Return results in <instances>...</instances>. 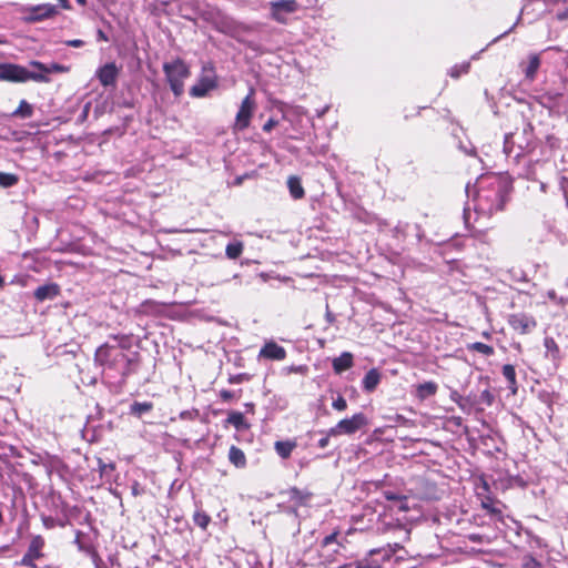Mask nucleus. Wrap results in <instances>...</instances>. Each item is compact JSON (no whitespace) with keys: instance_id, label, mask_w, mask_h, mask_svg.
<instances>
[{"instance_id":"f257e3e1","label":"nucleus","mask_w":568,"mask_h":568,"mask_svg":"<svg viewBox=\"0 0 568 568\" xmlns=\"http://www.w3.org/2000/svg\"><path fill=\"white\" fill-rule=\"evenodd\" d=\"M95 364L109 369L119 371L123 378L136 373L140 364L139 353L132 356L125 354L116 346L103 344L99 346L94 353Z\"/></svg>"},{"instance_id":"f03ea898","label":"nucleus","mask_w":568,"mask_h":568,"mask_svg":"<svg viewBox=\"0 0 568 568\" xmlns=\"http://www.w3.org/2000/svg\"><path fill=\"white\" fill-rule=\"evenodd\" d=\"M163 72L171 91L180 98L184 93V81L191 75L190 65L178 57L163 63Z\"/></svg>"},{"instance_id":"7ed1b4c3","label":"nucleus","mask_w":568,"mask_h":568,"mask_svg":"<svg viewBox=\"0 0 568 568\" xmlns=\"http://www.w3.org/2000/svg\"><path fill=\"white\" fill-rule=\"evenodd\" d=\"M509 190L510 187L505 181L496 179L490 183L488 191H479L478 200L480 202L486 201L488 203L487 211L493 214L504 210Z\"/></svg>"},{"instance_id":"20e7f679","label":"nucleus","mask_w":568,"mask_h":568,"mask_svg":"<svg viewBox=\"0 0 568 568\" xmlns=\"http://www.w3.org/2000/svg\"><path fill=\"white\" fill-rule=\"evenodd\" d=\"M0 81L24 83L28 81L48 83L49 79L41 73H33L17 63H0Z\"/></svg>"},{"instance_id":"39448f33","label":"nucleus","mask_w":568,"mask_h":568,"mask_svg":"<svg viewBox=\"0 0 568 568\" xmlns=\"http://www.w3.org/2000/svg\"><path fill=\"white\" fill-rule=\"evenodd\" d=\"M475 491L477 498L480 500V506L483 509L493 516H497L499 518L503 517L501 509L496 507V504H499L500 501L493 496L490 485L488 484L485 476H479L477 478Z\"/></svg>"},{"instance_id":"423d86ee","label":"nucleus","mask_w":568,"mask_h":568,"mask_svg":"<svg viewBox=\"0 0 568 568\" xmlns=\"http://www.w3.org/2000/svg\"><path fill=\"white\" fill-rule=\"evenodd\" d=\"M256 110L255 91L253 88L250 89L247 95L242 100L239 111L235 115V122L233 125L234 131L246 130Z\"/></svg>"},{"instance_id":"0eeeda50","label":"nucleus","mask_w":568,"mask_h":568,"mask_svg":"<svg viewBox=\"0 0 568 568\" xmlns=\"http://www.w3.org/2000/svg\"><path fill=\"white\" fill-rule=\"evenodd\" d=\"M368 425V419L364 413H356L352 417L341 419L335 426L329 428V434L335 436L353 435Z\"/></svg>"},{"instance_id":"6e6552de","label":"nucleus","mask_w":568,"mask_h":568,"mask_svg":"<svg viewBox=\"0 0 568 568\" xmlns=\"http://www.w3.org/2000/svg\"><path fill=\"white\" fill-rule=\"evenodd\" d=\"M217 85L219 82L214 69L204 67L197 82L191 87L189 93L192 98H204L210 91L216 89Z\"/></svg>"},{"instance_id":"1a4fd4ad","label":"nucleus","mask_w":568,"mask_h":568,"mask_svg":"<svg viewBox=\"0 0 568 568\" xmlns=\"http://www.w3.org/2000/svg\"><path fill=\"white\" fill-rule=\"evenodd\" d=\"M509 327L519 335L531 334L537 327L536 318L528 313L517 312L507 316Z\"/></svg>"},{"instance_id":"9d476101","label":"nucleus","mask_w":568,"mask_h":568,"mask_svg":"<svg viewBox=\"0 0 568 568\" xmlns=\"http://www.w3.org/2000/svg\"><path fill=\"white\" fill-rule=\"evenodd\" d=\"M45 540L41 535H36L31 538L26 554L22 556L19 565L28 568H38L36 560L44 557L43 548Z\"/></svg>"},{"instance_id":"9b49d317","label":"nucleus","mask_w":568,"mask_h":568,"mask_svg":"<svg viewBox=\"0 0 568 568\" xmlns=\"http://www.w3.org/2000/svg\"><path fill=\"white\" fill-rule=\"evenodd\" d=\"M29 14L24 18L27 22H39L53 18L58 14L57 7L50 3L37 4L26 9Z\"/></svg>"},{"instance_id":"f8f14e48","label":"nucleus","mask_w":568,"mask_h":568,"mask_svg":"<svg viewBox=\"0 0 568 568\" xmlns=\"http://www.w3.org/2000/svg\"><path fill=\"white\" fill-rule=\"evenodd\" d=\"M271 17L278 23H286V18L283 13H293L297 10L298 6L295 0H278L270 3Z\"/></svg>"},{"instance_id":"ddd939ff","label":"nucleus","mask_w":568,"mask_h":568,"mask_svg":"<svg viewBox=\"0 0 568 568\" xmlns=\"http://www.w3.org/2000/svg\"><path fill=\"white\" fill-rule=\"evenodd\" d=\"M286 349L274 341H267L258 352V358L268 361H284L286 358Z\"/></svg>"},{"instance_id":"4468645a","label":"nucleus","mask_w":568,"mask_h":568,"mask_svg":"<svg viewBox=\"0 0 568 568\" xmlns=\"http://www.w3.org/2000/svg\"><path fill=\"white\" fill-rule=\"evenodd\" d=\"M282 495H286L290 503H293L296 508L306 507L310 505L311 499L313 498V493L306 489H300L296 486L290 487L286 490L281 493Z\"/></svg>"},{"instance_id":"2eb2a0df","label":"nucleus","mask_w":568,"mask_h":568,"mask_svg":"<svg viewBox=\"0 0 568 568\" xmlns=\"http://www.w3.org/2000/svg\"><path fill=\"white\" fill-rule=\"evenodd\" d=\"M119 70L115 63H106L98 70V79L103 87L113 85L116 81Z\"/></svg>"},{"instance_id":"dca6fc26","label":"nucleus","mask_w":568,"mask_h":568,"mask_svg":"<svg viewBox=\"0 0 568 568\" xmlns=\"http://www.w3.org/2000/svg\"><path fill=\"white\" fill-rule=\"evenodd\" d=\"M34 297L39 302H43L45 300H53L58 295H60V286L57 283H50L42 286H39L34 293Z\"/></svg>"},{"instance_id":"f3484780","label":"nucleus","mask_w":568,"mask_h":568,"mask_svg":"<svg viewBox=\"0 0 568 568\" xmlns=\"http://www.w3.org/2000/svg\"><path fill=\"white\" fill-rule=\"evenodd\" d=\"M540 57L537 53H532L528 57L527 63H521L523 72L527 80L534 81L538 69L540 68Z\"/></svg>"},{"instance_id":"a211bd4d","label":"nucleus","mask_w":568,"mask_h":568,"mask_svg":"<svg viewBox=\"0 0 568 568\" xmlns=\"http://www.w3.org/2000/svg\"><path fill=\"white\" fill-rule=\"evenodd\" d=\"M438 390L437 383L429 381L422 384L416 385L415 387V397L423 402L432 396H435Z\"/></svg>"},{"instance_id":"6ab92c4d","label":"nucleus","mask_w":568,"mask_h":568,"mask_svg":"<svg viewBox=\"0 0 568 568\" xmlns=\"http://www.w3.org/2000/svg\"><path fill=\"white\" fill-rule=\"evenodd\" d=\"M354 365L353 354L349 352L342 353L338 357H335L332 362L333 369L336 374H341L349 369Z\"/></svg>"},{"instance_id":"aec40b11","label":"nucleus","mask_w":568,"mask_h":568,"mask_svg":"<svg viewBox=\"0 0 568 568\" xmlns=\"http://www.w3.org/2000/svg\"><path fill=\"white\" fill-rule=\"evenodd\" d=\"M297 447L296 440L288 439V440H277L274 444V449L276 454L283 458L287 459L291 457L293 450Z\"/></svg>"},{"instance_id":"412c9836","label":"nucleus","mask_w":568,"mask_h":568,"mask_svg":"<svg viewBox=\"0 0 568 568\" xmlns=\"http://www.w3.org/2000/svg\"><path fill=\"white\" fill-rule=\"evenodd\" d=\"M381 382V373L376 368L369 369L363 378V389L367 393H372L376 389Z\"/></svg>"},{"instance_id":"4be33fe9","label":"nucleus","mask_w":568,"mask_h":568,"mask_svg":"<svg viewBox=\"0 0 568 568\" xmlns=\"http://www.w3.org/2000/svg\"><path fill=\"white\" fill-rule=\"evenodd\" d=\"M229 462L236 468H245L247 465L244 452L235 445H232L229 449Z\"/></svg>"},{"instance_id":"5701e85b","label":"nucleus","mask_w":568,"mask_h":568,"mask_svg":"<svg viewBox=\"0 0 568 568\" xmlns=\"http://www.w3.org/2000/svg\"><path fill=\"white\" fill-rule=\"evenodd\" d=\"M287 187H288L291 196L294 200H301L305 196V190L302 185L301 179L297 175L288 176Z\"/></svg>"},{"instance_id":"b1692460","label":"nucleus","mask_w":568,"mask_h":568,"mask_svg":"<svg viewBox=\"0 0 568 568\" xmlns=\"http://www.w3.org/2000/svg\"><path fill=\"white\" fill-rule=\"evenodd\" d=\"M501 373L508 383V388L510 389L511 394H517L518 383L516 378L515 366L511 364H505L501 368Z\"/></svg>"},{"instance_id":"393cba45","label":"nucleus","mask_w":568,"mask_h":568,"mask_svg":"<svg viewBox=\"0 0 568 568\" xmlns=\"http://www.w3.org/2000/svg\"><path fill=\"white\" fill-rule=\"evenodd\" d=\"M31 65L37 68L40 71L39 73L45 75L49 80H50V78L45 73H51V72L61 73V72H65L68 70L67 67L59 64V63H51L50 65H45L44 63H42L40 61H32Z\"/></svg>"},{"instance_id":"a878e982","label":"nucleus","mask_w":568,"mask_h":568,"mask_svg":"<svg viewBox=\"0 0 568 568\" xmlns=\"http://www.w3.org/2000/svg\"><path fill=\"white\" fill-rule=\"evenodd\" d=\"M226 423L234 426L237 430L248 429L250 427L241 412H231L226 418Z\"/></svg>"},{"instance_id":"bb28decb","label":"nucleus","mask_w":568,"mask_h":568,"mask_svg":"<svg viewBox=\"0 0 568 568\" xmlns=\"http://www.w3.org/2000/svg\"><path fill=\"white\" fill-rule=\"evenodd\" d=\"M11 115L18 119H29L33 115V106L27 100H21Z\"/></svg>"},{"instance_id":"cd10ccee","label":"nucleus","mask_w":568,"mask_h":568,"mask_svg":"<svg viewBox=\"0 0 568 568\" xmlns=\"http://www.w3.org/2000/svg\"><path fill=\"white\" fill-rule=\"evenodd\" d=\"M467 349L469 352H477L484 356H493L495 354V349L493 346L481 343V342H474L470 344H467Z\"/></svg>"},{"instance_id":"c85d7f7f","label":"nucleus","mask_w":568,"mask_h":568,"mask_svg":"<svg viewBox=\"0 0 568 568\" xmlns=\"http://www.w3.org/2000/svg\"><path fill=\"white\" fill-rule=\"evenodd\" d=\"M193 521L202 530H206L211 523V517L206 511L196 509L193 514Z\"/></svg>"},{"instance_id":"c756f323","label":"nucleus","mask_w":568,"mask_h":568,"mask_svg":"<svg viewBox=\"0 0 568 568\" xmlns=\"http://www.w3.org/2000/svg\"><path fill=\"white\" fill-rule=\"evenodd\" d=\"M244 250V245L242 242L237 241L234 243H229L225 248V254L230 260L239 258Z\"/></svg>"},{"instance_id":"7c9ffc66","label":"nucleus","mask_w":568,"mask_h":568,"mask_svg":"<svg viewBox=\"0 0 568 568\" xmlns=\"http://www.w3.org/2000/svg\"><path fill=\"white\" fill-rule=\"evenodd\" d=\"M153 409L152 402H134L130 407V413L134 416L140 417L144 413H149Z\"/></svg>"},{"instance_id":"2f4dec72","label":"nucleus","mask_w":568,"mask_h":568,"mask_svg":"<svg viewBox=\"0 0 568 568\" xmlns=\"http://www.w3.org/2000/svg\"><path fill=\"white\" fill-rule=\"evenodd\" d=\"M19 176L14 173L0 172V187L9 189L17 185Z\"/></svg>"},{"instance_id":"473e14b6","label":"nucleus","mask_w":568,"mask_h":568,"mask_svg":"<svg viewBox=\"0 0 568 568\" xmlns=\"http://www.w3.org/2000/svg\"><path fill=\"white\" fill-rule=\"evenodd\" d=\"M469 68H470V64L469 63H463V64H456L454 67H452L448 71V74L450 78L453 79H458L460 78L463 74H466L468 73L469 71Z\"/></svg>"},{"instance_id":"72a5a7b5","label":"nucleus","mask_w":568,"mask_h":568,"mask_svg":"<svg viewBox=\"0 0 568 568\" xmlns=\"http://www.w3.org/2000/svg\"><path fill=\"white\" fill-rule=\"evenodd\" d=\"M544 345L547 352H549L554 358L559 357L560 349L557 342L552 337H546Z\"/></svg>"},{"instance_id":"f704fd0d","label":"nucleus","mask_w":568,"mask_h":568,"mask_svg":"<svg viewBox=\"0 0 568 568\" xmlns=\"http://www.w3.org/2000/svg\"><path fill=\"white\" fill-rule=\"evenodd\" d=\"M98 467L101 476L108 475L109 473L115 470L114 463H104L101 458H98Z\"/></svg>"},{"instance_id":"c9c22d12","label":"nucleus","mask_w":568,"mask_h":568,"mask_svg":"<svg viewBox=\"0 0 568 568\" xmlns=\"http://www.w3.org/2000/svg\"><path fill=\"white\" fill-rule=\"evenodd\" d=\"M251 379V376L246 373H240L235 375H231L227 379L230 384H241L244 382H248Z\"/></svg>"},{"instance_id":"e433bc0d","label":"nucleus","mask_w":568,"mask_h":568,"mask_svg":"<svg viewBox=\"0 0 568 568\" xmlns=\"http://www.w3.org/2000/svg\"><path fill=\"white\" fill-rule=\"evenodd\" d=\"M332 407L338 412H344L346 410L347 408V402L346 399L342 396V395H338L332 403Z\"/></svg>"},{"instance_id":"4c0bfd02","label":"nucleus","mask_w":568,"mask_h":568,"mask_svg":"<svg viewBox=\"0 0 568 568\" xmlns=\"http://www.w3.org/2000/svg\"><path fill=\"white\" fill-rule=\"evenodd\" d=\"M339 534H341L339 530L335 529L332 534H329L322 540L321 546L323 548H325V547L329 546L331 544L336 542Z\"/></svg>"},{"instance_id":"58836bf2","label":"nucleus","mask_w":568,"mask_h":568,"mask_svg":"<svg viewBox=\"0 0 568 568\" xmlns=\"http://www.w3.org/2000/svg\"><path fill=\"white\" fill-rule=\"evenodd\" d=\"M384 497L386 500H389V501H406V496H403V495H398L394 491H390V490H386L383 493Z\"/></svg>"},{"instance_id":"ea45409f","label":"nucleus","mask_w":568,"mask_h":568,"mask_svg":"<svg viewBox=\"0 0 568 568\" xmlns=\"http://www.w3.org/2000/svg\"><path fill=\"white\" fill-rule=\"evenodd\" d=\"M356 568H383L382 565H379L376 561H368L366 559L357 561Z\"/></svg>"},{"instance_id":"a19ab883","label":"nucleus","mask_w":568,"mask_h":568,"mask_svg":"<svg viewBox=\"0 0 568 568\" xmlns=\"http://www.w3.org/2000/svg\"><path fill=\"white\" fill-rule=\"evenodd\" d=\"M278 124V121L273 119V118H270L263 125V131L264 132H271L275 126H277Z\"/></svg>"},{"instance_id":"79ce46f5","label":"nucleus","mask_w":568,"mask_h":568,"mask_svg":"<svg viewBox=\"0 0 568 568\" xmlns=\"http://www.w3.org/2000/svg\"><path fill=\"white\" fill-rule=\"evenodd\" d=\"M219 395L223 402H230L234 398V393L229 389H221Z\"/></svg>"},{"instance_id":"37998d69","label":"nucleus","mask_w":568,"mask_h":568,"mask_svg":"<svg viewBox=\"0 0 568 568\" xmlns=\"http://www.w3.org/2000/svg\"><path fill=\"white\" fill-rule=\"evenodd\" d=\"M540 564L531 556L526 557L524 568H539Z\"/></svg>"},{"instance_id":"c03bdc74","label":"nucleus","mask_w":568,"mask_h":568,"mask_svg":"<svg viewBox=\"0 0 568 568\" xmlns=\"http://www.w3.org/2000/svg\"><path fill=\"white\" fill-rule=\"evenodd\" d=\"M288 373H296V374H306L308 368L307 366L305 365H300V366H291L287 368Z\"/></svg>"},{"instance_id":"a18cd8bd","label":"nucleus","mask_w":568,"mask_h":568,"mask_svg":"<svg viewBox=\"0 0 568 568\" xmlns=\"http://www.w3.org/2000/svg\"><path fill=\"white\" fill-rule=\"evenodd\" d=\"M333 435L329 434V429L326 432L325 436L322 437L320 440H318V447L320 448H325L328 446L329 444V438L332 437Z\"/></svg>"},{"instance_id":"49530a36","label":"nucleus","mask_w":568,"mask_h":568,"mask_svg":"<svg viewBox=\"0 0 568 568\" xmlns=\"http://www.w3.org/2000/svg\"><path fill=\"white\" fill-rule=\"evenodd\" d=\"M64 43H65V45L72 47V48H81L84 45V41L80 40V39L68 40Z\"/></svg>"},{"instance_id":"de8ad7c7","label":"nucleus","mask_w":568,"mask_h":568,"mask_svg":"<svg viewBox=\"0 0 568 568\" xmlns=\"http://www.w3.org/2000/svg\"><path fill=\"white\" fill-rule=\"evenodd\" d=\"M468 540L469 541H473V542H483V536L479 535V534H469L467 536Z\"/></svg>"},{"instance_id":"09e8293b","label":"nucleus","mask_w":568,"mask_h":568,"mask_svg":"<svg viewBox=\"0 0 568 568\" xmlns=\"http://www.w3.org/2000/svg\"><path fill=\"white\" fill-rule=\"evenodd\" d=\"M556 17L559 21L567 20L568 19V7L566 9H564L562 11L557 12Z\"/></svg>"},{"instance_id":"8fccbe9b","label":"nucleus","mask_w":568,"mask_h":568,"mask_svg":"<svg viewBox=\"0 0 568 568\" xmlns=\"http://www.w3.org/2000/svg\"><path fill=\"white\" fill-rule=\"evenodd\" d=\"M97 37H98V40L99 41H109V38L108 36L104 33L103 30L99 29L98 32H97Z\"/></svg>"},{"instance_id":"3c124183","label":"nucleus","mask_w":568,"mask_h":568,"mask_svg":"<svg viewBox=\"0 0 568 568\" xmlns=\"http://www.w3.org/2000/svg\"><path fill=\"white\" fill-rule=\"evenodd\" d=\"M452 399H453L455 403H457L459 407H462V408L464 407V406H463V404H462L463 397H462L459 394L454 393V394L452 395Z\"/></svg>"},{"instance_id":"603ef678","label":"nucleus","mask_w":568,"mask_h":568,"mask_svg":"<svg viewBox=\"0 0 568 568\" xmlns=\"http://www.w3.org/2000/svg\"><path fill=\"white\" fill-rule=\"evenodd\" d=\"M43 525L47 527V528H53L54 524H53V519L51 517H45L43 518Z\"/></svg>"},{"instance_id":"864d4df0","label":"nucleus","mask_w":568,"mask_h":568,"mask_svg":"<svg viewBox=\"0 0 568 568\" xmlns=\"http://www.w3.org/2000/svg\"><path fill=\"white\" fill-rule=\"evenodd\" d=\"M60 2V6L62 9H65V10H70L71 9V4L68 0H59Z\"/></svg>"},{"instance_id":"5fc2aeb1","label":"nucleus","mask_w":568,"mask_h":568,"mask_svg":"<svg viewBox=\"0 0 568 568\" xmlns=\"http://www.w3.org/2000/svg\"><path fill=\"white\" fill-rule=\"evenodd\" d=\"M399 548H400V546L398 544H395L390 550V554H395Z\"/></svg>"},{"instance_id":"6e6d98bb","label":"nucleus","mask_w":568,"mask_h":568,"mask_svg":"<svg viewBox=\"0 0 568 568\" xmlns=\"http://www.w3.org/2000/svg\"><path fill=\"white\" fill-rule=\"evenodd\" d=\"M378 552H379V550H378V549H372V550L369 551V555H371V556H373V555H376V554H378Z\"/></svg>"},{"instance_id":"4d7b16f0","label":"nucleus","mask_w":568,"mask_h":568,"mask_svg":"<svg viewBox=\"0 0 568 568\" xmlns=\"http://www.w3.org/2000/svg\"><path fill=\"white\" fill-rule=\"evenodd\" d=\"M77 2H78L80 6H85V4H87V0H77Z\"/></svg>"},{"instance_id":"13d9d810","label":"nucleus","mask_w":568,"mask_h":568,"mask_svg":"<svg viewBox=\"0 0 568 568\" xmlns=\"http://www.w3.org/2000/svg\"><path fill=\"white\" fill-rule=\"evenodd\" d=\"M93 558L100 560V557L95 550H93Z\"/></svg>"},{"instance_id":"bf43d9fd","label":"nucleus","mask_w":568,"mask_h":568,"mask_svg":"<svg viewBox=\"0 0 568 568\" xmlns=\"http://www.w3.org/2000/svg\"><path fill=\"white\" fill-rule=\"evenodd\" d=\"M483 335H484V337H486V338H490V337H491V334H490V333H487V332H485Z\"/></svg>"},{"instance_id":"052dcab7","label":"nucleus","mask_w":568,"mask_h":568,"mask_svg":"<svg viewBox=\"0 0 568 568\" xmlns=\"http://www.w3.org/2000/svg\"><path fill=\"white\" fill-rule=\"evenodd\" d=\"M399 509H400V510H407V509H408V507H407L406 505H403V506H400V507H399Z\"/></svg>"},{"instance_id":"680f3d73","label":"nucleus","mask_w":568,"mask_h":568,"mask_svg":"<svg viewBox=\"0 0 568 568\" xmlns=\"http://www.w3.org/2000/svg\"><path fill=\"white\" fill-rule=\"evenodd\" d=\"M112 338H114L115 341L120 339V336L119 335H113Z\"/></svg>"},{"instance_id":"e2e57ef3","label":"nucleus","mask_w":568,"mask_h":568,"mask_svg":"<svg viewBox=\"0 0 568 568\" xmlns=\"http://www.w3.org/2000/svg\"><path fill=\"white\" fill-rule=\"evenodd\" d=\"M485 398H488V396H490L489 392L488 390H485Z\"/></svg>"},{"instance_id":"0e129e2a","label":"nucleus","mask_w":568,"mask_h":568,"mask_svg":"<svg viewBox=\"0 0 568 568\" xmlns=\"http://www.w3.org/2000/svg\"><path fill=\"white\" fill-rule=\"evenodd\" d=\"M485 398H488V396H490L489 392L488 390H485Z\"/></svg>"},{"instance_id":"69168bd1","label":"nucleus","mask_w":568,"mask_h":568,"mask_svg":"<svg viewBox=\"0 0 568 568\" xmlns=\"http://www.w3.org/2000/svg\"><path fill=\"white\" fill-rule=\"evenodd\" d=\"M348 567H351V565H344V566H342L339 568H348Z\"/></svg>"},{"instance_id":"338daca9","label":"nucleus","mask_w":568,"mask_h":568,"mask_svg":"<svg viewBox=\"0 0 568 568\" xmlns=\"http://www.w3.org/2000/svg\"><path fill=\"white\" fill-rule=\"evenodd\" d=\"M6 41L3 39H0V44H3Z\"/></svg>"}]
</instances>
